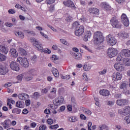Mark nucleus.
Listing matches in <instances>:
<instances>
[{"label": "nucleus", "instance_id": "f257e3e1", "mask_svg": "<svg viewBox=\"0 0 130 130\" xmlns=\"http://www.w3.org/2000/svg\"><path fill=\"white\" fill-rule=\"evenodd\" d=\"M104 41V37L101 31H96L93 36V43L95 45H99Z\"/></svg>", "mask_w": 130, "mask_h": 130}, {"label": "nucleus", "instance_id": "f03ea898", "mask_svg": "<svg viewBox=\"0 0 130 130\" xmlns=\"http://www.w3.org/2000/svg\"><path fill=\"white\" fill-rule=\"evenodd\" d=\"M30 40L32 41V42H33L32 43L34 46H36L38 50H42L45 53H47L48 54H50L51 53V50L50 49H45L44 50L43 47H42V45H41L40 43L36 40V39H35L34 38H31Z\"/></svg>", "mask_w": 130, "mask_h": 130}, {"label": "nucleus", "instance_id": "7ed1b4c3", "mask_svg": "<svg viewBox=\"0 0 130 130\" xmlns=\"http://www.w3.org/2000/svg\"><path fill=\"white\" fill-rule=\"evenodd\" d=\"M17 62H19L21 67L28 68L29 67V61L26 57H19L17 58Z\"/></svg>", "mask_w": 130, "mask_h": 130}, {"label": "nucleus", "instance_id": "20e7f679", "mask_svg": "<svg viewBox=\"0 0 130 130\" xmlns=\"http://www.w3.org/2000/svg\"><path fill=\"white\" fill-rule=\"evenodd\" d=\"M111 24L113 28H117L118 29H120L121 28V23L118 22L117 17L114 16L110 20Z\"/></svg>", "mask_w": 130, "mask_h": 130}, {"label": "nucleus", "instance_id": "39448f33", "mask_svg": "<svg viewBox=\"0 0 130 130\" xmlns=\"http://www.w3.org/2000/svg\"><path fill=\"white\" fill-rule=\"evenodd\" d=\"M118 53V51L116 49L109 48L108 50L107 55L109 57L112 58V57H114L117 55Z\"/></svg>", "mask_w": 130, "mask_h": 130}, {"label": "nucleus", "instance_id": "423d86ee", "mask_svg": "<svg viewBox=\"0 0 130 130\" xmlns=\"http://www.w3.org/2000/svg\"><path fill=\"white\" fill-rule=\"evenodd\" d=\"M106 39L108 43L112 46L115 45V44H116L117 42L116 39L112 37V36H111V35H109L108 36H107L106 37Z\"/></svg>", "mask_w": 130, "mask_h": 130}, {"label": "nucleus", "instance_id": "0eeeda50", "mask_svg": "<svg viewBox=\"0 0 130 130\" xmlns=\"http://www.w3.org/2000/svg\"><path fill=\"white\" fill-rule=\"evenodd\" d=\"M10 68L12 71H15V72H19L20 71V65L14 61L10 62Z\"/></svg>", "mask_w": 130, "mask_h": 130}, {"label": "nucleus", "instance_id": "6e6552de", "mask_svg": "<svg viewBox=\"0 0 130 130\" xmlns=\"http://www.w3.org/2000/svg\"><path fill=\"white\" fill-rule=\"evenodd\" d=\"M8 73L9 68L8 66L0 63V75L5 76V75H7Z\"/></svg>", "mask_w": 130, "mask_h": 130}, {"label": "nucleus", "instance_id": "1a4fd4ad", "mask_svg": "<svg viewBox=\"0 0 130 130\" xmlns=\"http://www.w3.org/2000/svg\"><path fill=\"white\" fill-rule=\"evenodd\" d=\"M121 20L124 26H125V27L128 26L129 25V21L128 20V18H127V16H126L125 14L123 13L122 14L121 16Z\"/></svg>", "mask_w": 130, "mask_h": 130}, {"label": "nucleus", "instance_id": "9d476101", "mask_svg": "<svg viewBox=\"0 0 130 130\" xmlns=\"http://www.w3.org/2000/svg\"><path fill=\"white\" fill-rule=\"evenodd\" d=\"M63 5L68 8H71L72 10H76L77 7L75 6L74 2L71 0H68L67 2H63Z\"/></svg>", "mask_w": 130, "mask_h": 130}, {"label": "nucleus", "instance_id": "9b49d317", "mask_svg": "<svg viewBox=\"0 0 130 130\" xmlns=\"http://www.w3.org/2000/svg\"><path fill=\"white\" fill-rule=\"evenodd\" d=\"M84 30L85 28L83 26H80L79 27H77L75 30V34L76 36H81V35H83Z\"/></svg>", "mask_w": 130, "mask_h": 130}, {"label": "nucleus", "instance_id": "f8f14e48", "mask_svg": "<svg viewBox=\"0 0 130 130\" xmlns=\"http://www.w3.org/2000/svg\"><path fill=\"white\" fill-rule=\"evenodd\" d=\"M114 67L115 69L118 71V72H122L124 70V66L122 64H120V63H116Z\"/></svg>", "mask_w": 130, "mask_h": 130}, {"label": "nucleus", "instance_id": "ddd939ff", "mask_svg": "<svg viewBox=\"0 0 130 130\" xmlns=\"http://www.w3.org/2000/svg\"><path fill=\"white\" fill-rule=\"evenodd\" d=\"M128 103V101L124 99L118 100L116 101V104L119 106H124Z\"/></svg>", "mask_w": 130, "mask_h": 130}, {"label": "nucleus", "instance_id": "4468645a", "mask_svg": "<svg viewBox=\"0 0 130 130\" xmlns=\"http://www.w3.org/2000/svg\"><path fill=\"white\" fill-rule=\"evenodd\" d=\"M112 78L113 80L114 81H118L119 80H121V78H122V76L121 75V74L120 73H114L112 75Z\"/></svg>", "mask_w": 130, "mask_h": 130}, {"label": "nucleus", "instance_id": "2eb2a0df", "mask_svg": "<svg viewBox=\"0 0 130 130\" xmlns=\"http://www.w3.org/2000/svg\"><path fill=\"white\" fill-rule=\"evenodd\" d=\"M9 52H10L11 55L12 57L13 58H16V57H18V52H17V50L14 48H11Z\"/></svg>", "mask_w": 130, "mask_h": 130}, {"label": "nucleus", "instance_id": "dca6fc26", "mask_svg": "<svg viewBox=\"0 0 130 130\" xmlns=\"http://www.w3.org/2000/svg\"><path fill=\"white\" fill-rule=\"evenodd\" d=\"M127 87H128V83L127 81H124L120 83L119 88L121 90H123L125 91L127 89Z\"/></svg>", "mask_w": 130, "mask_h": 130}, {"label": "nucleus", "instance_id": "f3484780", "mask_svg": "<svg viewBox=\"0 0 130 130\" xmlns=\"http://www.w3.org/2000/svg\"><path fill=\"white\" fill-rule=\"evenodd\" d=\"M91 36H92V33L90 30L86 31L84 37H83L84 41H88V40L91 38Z\"/></svg>", "mask_w": 130, "mask_h": 130}, {"label": "nucleus", "instance_id": "a211bd4d", "mask_svg": "<svg viewBox=\"0 0 130 130\" xmlns=\"http://www.w3.org/2000/svg\"><path fill=\"white\" fill-rule=\"evenodd\" d=\"M122 55L125 57H129L130 56V50L128 49H123L121 51Z\"/></svg>", "mask_w": 130, "mask_h": 130}, {"label": "nucleus", "instance_id": "6ab92c4d", "mask_svg": "<svg viewBox=\"0 0 130 130\" xmlns=\"http://www.w3.org/2000/svg\"><path fill=\"white\" fill-rule=\"evenodd\" d=\"M63 98L61 96L59 100H56L55 101L53 102V103L55 106H58L63 103Z\"/></svg>", "mask_w": 130, "mask_h": 130}, {"label": "nucleus", "instance_id": "aec40b11", "mask_svg": "<svg viewBox=\"0 0 130 130\" xmlns=\"http://www.w3.org/2000/svg\"><path fill=\"white\" fill-rule=\"evenodd\" d=\"M100 94L103 96H109L110 92L108 90L103 89L100 91Z\"/></svg>", "mask_w": 130, "mask_h": 130}, {"label": "nucleus", "instance_id": "412c9836", "mask_svg": "<svg viewBox=\"0 0 130 130\" xmlns=\"http://www.w3.org/2000/svg\"><path fill=\"white\" fill-rule=\"evenodd\" d=\"M0 51L1 52H2V53H4V54H7V53L9 52V49L6 48L5 46L0 45Z\"/></svg>", "mask_w": 130, "mask_h": 130}, {"label": "nucleus", "instance_id": "4be33fe9", "mask_svg": "<svg viewBox=\"0 0 130 130\" xmlns=\"http://www.w3.org/2000/svg\"><path fill=\"white\" fill-rule=\"evenodd\" d=\"M89 12L90 14L98 15V13H99V9L96 8H91L89 9Z\"/></svg>", "mask_w": 130, "mask_h": 130}, {"label": "nucleus", "instance_id": "5701e85b", "mask_svg": "<svg viewBox=\"0 0 130 130\" xmlns=\"http://www.w3.org/2000/svg\"><path fill=\"white\" fill-rule=\"evenodd\" d=\"M71 105L73 107V108H75V109H77V108L78 107V105H77V101H76L75 98H72L71 99Z\"/></svg>", "mask_w": 130, "mask_h": 130}, {"label": "nucleus", "instance_id": "b1692460", "mask_svg": "<svg viewBox=\"0 0 130 130\" xmlns=\"http://www.w3.org/2000/svg\"><path fill=\"white\" fill-rule=\"evenodd\" d=\"M103 8L105 11H110L111 10V7L106 3H103Z\"/></svg>", "mask_w": 130, "mask_h": 130}, {"label": "nucleus", "instance_id": "393cba45", "mask_svg": "<svg viewBox=\"0 0 130 130\" xmlns=\"http://www.w3.org/2000/svg\"><path fill=\"white\" fill-rule=\"evenodd\" d=\"M16 36H18V37H19V38H21V39H23L25 36H24V34L20 31H17L15 32Z\"/></svg>", "mask_w": 130, "mask_h": 130}, {"label": "nucleus", "instance_id": "a878e982", "mask_svg": "<svg viewBox=\"0 0 130 130\" xmlns=\"http://www.w3.org/2000/svg\"><path fill=\"white\" fill-rule=\"evenodd\" d=\"M10 122V120H5L4 123H2V124H3V127L4 128H9Z\"/></svg>", "mask_w": 130, "mask_h": 130}, {"label": "nucleus", "instance_id": "bb28decb", "mask_svg": "<svg viewBox=\"0 0 130 130\" xmlns=\"http://www.w3.org/2000/svg\"><path fill=\"white\" fill-rule=\"evenodd\" d=\"M53 93L54 94H55L56 93V88H53L52 90L51 91V94L48 95L49 98H51V99H53V98H55V95H53V96H51V93Z\"/></svg>", "mask_w": 130, "mask_h": 130}, {"label": "nucleus", "instance_id": "cd10ccee", "mask_svg": "<svg viewBox=\"0 0 130 130\" xmlns=\"http://www.w3.org/2000/svg\"><path fill=\"white\" fill-rule=\"evenodd\" d=\"M118 35H120L122 38H127L128 37V34L124 31H122L121 32L119 33Z\"/></svg>", "mask_w": 130, "mask_h": 130}, {"label": "nucleus", "instance_id": "c85d7f7f", "mask_svg": "<svg viewBox=\"0 0 130 130\" xmlns=\"http://www.w3.org/2000/svg\"><path fill=\"white\" fill-rule=\"evenodd\" d=\"M23 103H24V102H23V101H20L17 102L16 103V107H18L19 108H23Z\"/></svg>", "mask_w": 130, "mask_h": 130}, {"label": "nucleus", "instance_id": "c756f323", "mask_svg": "<svg viewBox=\"0 0 130 130\" xmlns=\"http://www.w3.org/2000/svg\"><path fill=\"white\" fill-rule=\"evenodd\" d=\"M124 113H125V115H126V114H129V113H130V106H129L125 107V108H124Z\"/></svg>", "mask_w": 130, "mask_h": 130}, {"label": "nucleus", "instance_id": "7c9ffc66", "mask_svg": "<svg viewBox=\"0 0 130 130\" xmlns=\"http://www.w3.org/2000/svg\"><path fill=\"white\" fill-rule=\"evenodd\" d=\"M52 72L54 77H55L56 78H58V77H59V73H58V71L57 70V69H55L53 70Z\"/></svg>", "mask_w": 130, "mask_h": 130}, {"label": "nucleus", "instance_id": "2f4dec72", "mask_svg": "<svg viewBox=\"0 0 130 130\" xmlns=\"http://www.w3.org/2000/svg\"><path fill=\"white\" fill-rule=\"evenodd\" d=\"M74 56L76 59L80 60L82 58V54L81 53H74Z\"/></svg>", "mask_w": 130, "mask_h": 130}, {"label": "nucleus", "instance_id": "473e14b6", "mask_svg": "<svg viewBox=\"0 0 130 130\" xmlns=\"http://www.w3.org/2000/svg\"><path fill=\"white\" fill-rule=\"evenodd\" d=\"M36 61H37V56L36 55H34L30 57V62H32V63H35Z\"/></svg>", "mask_w": 130, "mask_h": 130}, {"label": "nucleus", "instance_id": "72a5a7b5", "mask_svg": "<svg viewBox=\"0 0 130 130\" xmlns=\"http://www.w3.org/2000/svg\"><path fill=\"white\" fill-rule=\"evenodd\" d=\"M12 113L15 114H20L21 113V109L19 108H15L12 110Z\"/></svg>", "mask_w": 130, "mask_h": 130}, {"label": "nucleus", "instance_id": "f704fd0d", "mask_svg": "<svg viewBox=\"0 0 130 130\" xmlns=\"http://www.w3.org/2000/svg\"><path fill=\"white\" fill-rule=\"evenodd\" d=\"M123 63L125 64V66H127V67H129L130 66V59L126 58L123 59Z\"/></svg>", "mask_w": 130, "mask_h": 130}, {"label": "nucleus", "instance_id": "c9c22d12", "mask_svg": "<svg viewBox=\"0 0 130 130\" xmlns=\"http://www.w3.org/2000/svg\"><path fill=\"white\" fill-rule=\"evenodd\" d=\"M69 120L70 121V122H76L78 119H77V117L76 116H73L70 117L69 119Z\"/></svg>", "mask_w": 130, "mask_h": 130}, {"label": "nucleus", "instance_id": "e433bc0d", "mask_svg": "<svg viewBox=\"0 0 130 130\" xmlns=\"http://www.w3.org/2000/svg\"><path fill=\"white\" fill-rule=\"evenodd\" d=\"M80 27H81V25H80L78 22L76 21L73 23V28H76V30L77 28H80Z\"/></svg>", "mask_w": 130, "mask_h": 130}, {"label": "nucleus", "instance_id": "4c0bfd02", "mask_svg": "<svg viewBox=\"0 0 130 130\" xmlns=\"http://www.w3.org/2000/svg\"><path fill=\"white\" fill-rule=\"evenodd\" d=\"M7 59V56L0 53V61H4Z\"/></svg>", "mask_w": 130, "mask_h": 130}, {"label": "nucleus", "instance_id": "58836bf2", "mask_svg": "<svg viewBox=\"0 0 130 130\" xmlns=\"http://www.w3.org/2000/svg\"><path fill=\"white\" fill-rule=\"evenodd\" d=\"M39 97H40V94H39V93L38 92H35L32 95V98H34L36 100H37Z\"/></svg>", "mask_w": 130, "mask_h": 130}, {"label": "nucleus", "instance_id": "ea45409f", "mask_svg": "<svg viewBox=\"0 0 130 130\" xmlns=\"http://www.w3.org/2000/svg\"><path fill=\"white\" fill-rule=\"evenodd\" d=\"M83 111L85 114H87L88 115H91V114H92V112L89 110L85 109V108H83Z\"/></svg>", "mask_w": 130, "mask_h": 130}, {"label": "nucleus", "instance_id": "a19ab883", "mask_svg": "<svg viewBox=\"0 0 130 130\" xmlns=\"http://www.w3.org/2000/svg\"><path fill=\"white\" fill-rule=\"evenodd\" d=\"M61 78L64 80H70V79H71V76L70 75H67L66 76L61 75Z\"/></svg>", "mask_w": 130, "mask_h": 130}, {"label": "nucleus", "instance_id": "79ce46f5", "mask_svg": "<svg viewBox=\"0 0 130 130\" xmlns=\"http://www.w3.org/2000/svg\"><path fill=\"white\" fill-rule=\"evenodd\" d=\"M123 94H125L126 96H127L128 97H130V91L128 90H125L122 91Z\"/></svg>", "mask_w": 130, "mask_h": 130}, {"label": "nucleus", "instance_id": "37998d69", "mask_svg": "<svg viewBox=\"0 0 130 130\" xmlns=\"http://www.w3.org/2000/svg\"><path fill=\"white\" fill-rule=\"evenodd\" d=\"M83 70L84 71H90L91 68L89 66L85 64L83 67Z\"/></svg>", "mask_w": 130, "mask_h": 130}, {"label": "nucleus", "instance_id": "c03bdc74", "mask_svg": "<svg viewBox=\"0 0 130 130\" xmlns=\"http://www.w3.org/2000/svg\"><path fill=\"white\" fill-rule=\"evenodd\" d=\"M66 21L67 22H72L73 21V17L72 16H68V17L66 18Z\"/></svg>", "mask_w": 130, "mask_h": 130}, {"label": "nucleus", "instance_id": "a18cd8bd", "mask_svg": "<svg viewBox=\"0 0 130 130\" xmlns=\"http://www.w3.org/2000/svg\"><path fill=\"white\" fill-rule=\"evenodd\" d=\"M58 127H59V126L58 124L51 125L49 126V128H51V129H56V128H58Z\"/></svg>", "mask_w": 130, "mask_h": 130}, {"label": "nucleus", "instance_id": "49530a36", "mask_svg": "<svg viewBox=\"0 0 130 130\" xmlns=\"http://www.w3.org/2000/svg\"><path fill=\"white\" fill-rule=\"evenodd\" d=\"M23 78H24V74H20L17 76V80L21 81L23 80Z\"/></svg>", "mask_w": 130, "mask_h": 130}, {"label": "nucleus", "instance_id": "de8ad7c7", "mask_svg": "<svg viewBox=\"0 0 130 130\" xmlns=\"http://www.w3.org/2000/svg\"><path fill=\"white\" fill-rule=\"evenodd\" d=\"M20 53L21 55H26L27 54V51L24 49H21L20 50Z\"/></svg>", "mask_w": 130, "mask_h": 130}, {"label": "nucleus", "instance_id": "09e8293b", "mask_svg": "<svg viewBox=\"0 0 130 130\" xmlns=\"http://www.w3.org/2000/svg\"><path fill=\"white\" fill-rule=\"evenodd\" d=\"M28 98L29 95L26 93H24L22 98L21 99V100H23L24 101H25V100H26V99H28Z\"/></svg>", "mask_w": 130, "mask_h": 130}, {"label": "nucleus", "instance_id": "8fccbe9b", "mask_svg": "<svg viewBox=\"0 0 130 130\" xmlns=\"http://www.w3.org/2000/svg\"><path fill=\"white\" fill-rule=\"evenodd\" d=\"M125 120L127 123H130V114L125 117Z\"/></svg>", "mask_w": 130, "mask_h": 130}, {"label": "nucleus", "instance_id": "3c124183", "mask_svg": "<svg viewBox=\"0 0 130 130\" xmlns=\"http://www.w3.org/2000/svg\"><path fill=\"white\" fill-rule=\"evenodd\" d=\"M55 2V0H46V3L47 5H51V4H53Z\"/></svg>", "mask_w": 130, "mask_h": 130}, {"label": "nucleus", "instance_id": "603ef678", "mask_svg": "<svg viewBox=\"0 0 130 130\" xmlns=\"http://www.w3.org/2000/svg\"><path fill=\"white\" fill-rule=\"evenodd\" d=\"M48 92V90L46 88H44L42 89L41 93H43V95H44V94H46Z\"/></svg>", "mask_w": 130, "mask_h": 130}, {"label": "nucleus", "instance_id": "864d4df0", "mask_svg": "<svg viewBox=\"0 0 130 130\" xmlns=\"http://www.w3.org/2000/svg\"><path fill=\"white\" fill-rule=\"evenodd\" d=\"M8 13L9 14H15L16 13V10L13 9H10L8 10Z\"/></svg>", "mask_w": 130, "mask_h": 130}, {"label": "nucleus", "instance_id": "5fc2aeb1", "mask_svg": "<svg viewBox=\"0 0 130 130\" xmlns=\"http://www.w3.org/2000/svg\"><path fill=\"white\" fill-rule=\"evenodd\" d=\"M107 126L105 124H103L102 125L99 126V128L100 130H103L104 128H106Z\"/></svg>", "mask_w": 130, "mask_h": 130}, {"label": "nucleus", "instance_id": "6e6d98bb", "mask_svg": "<svg viewBox=\"0 0 130 130\" xmlns=\"http://www.w3.org/2000/svg\"><path fill=\"white\" fill-rule=\"evenodd\" d=\"M30 104H31V101H30V100H27L25 101L26 106H29Z\"/></svg>", "mask_w": 130, "mask_h": 130}, {"label": "nucleus", "instance_id": "4d7b16f0", "mask_svg": "<svg viewBox=\"0 0 130 130\" xmlns=\"http://www.w3.org/2000/svg\"><path fill=\"white\" fill-rule=\"evenodd\" d=\"M29 113V111L27 109H24L22 111V114H27Z\"/></svg>", "mask_w": 130, "mask_h": 130}, {"label": "nucleus", "instance_id": "13d9d810", "mask_svg": "<svg viewBox=\"0 0 130 130\" xmlns=\"http://www.w3.org/2000/svg\"><path fill=\"white\" fill-rule=\"evenodd\" d=\"M47 123H48L49 124H52V123H53V119H48L47 120Z\"/></svg>", "mask_w": 130, "mask_h": 130}, {"label": "nucleus", "instance_id": "bf43d9fd", "mask_svg": "<svg viewBox=\"0 0 130 130\" xmlns=\"http://www.w3.org/2000/svg\"><path fill=\"white\" fill-rule=\"evenodd\" d=\"M106 72H107V71L104 69L103 71L99 72V73L100 75H104V74H106Z\"/></svg>", "mask_w": 130, "mask_h": 130}, {"label": "nucleus", "instance_id": "052dcab7", "mask_svg": "<svg viewBox=\"0 0 130 130\" xmlns=\"http://www.w3.org/2000/svg\"><path fill=\"white\" fill-rule=\"evenodd\" d=\"M81 119H83V120H86L87 119V117L86 116L84 115V114L80 115Z\"/></svg>", "mask_w": 130, "mask_h": 130}, {"label": "nucleus", "instance_id": "680f3d73", "mask_svg": "<svg viewBox=\"0 0 130 130\" xmlns=\"http://www.w3.org/2000/svg\"><path fill=\"white\" fill-rule=\"evenodd\" d=\"M67 109H68V110H69V111H72V110H73V106L71 105H69L67 106Z\"/></svg>", "mask_w": 130, "mask_h": 130}, {"label": "nucleus", "instance_id": "e2e57ef3", "mask_svg": "<svg viewBox=\"0 0 130 130\" xmlns=\"http://www.w3.org/2000/svg\"><path fill=\"white\" fill-rule=\"evenodd\" d=\"M11 86H12V83H11V82L7 83L5 85V88H8V87H11Z\"/></svg>", "mask_w": 130, "mask_h": 130}, {"label": "nucleus", "instance_id": "0e129e2a", "mask_svg": "<svg viewBox=\"0 0 130 130\" xmlns=\"http://www.w3.org/2000/svg\"><path fill=\"white\" fill-rule=\"evenodd\" d=\"M46 128V126L45 125H43L42 126H40L39 127V130H45Z\"/></svg>", "mask_w": 130, "mask_h": 130}, {"label": "nucleus", "instance_id": "69168bd1", "mask_svg": "<svg viewBox=\"0 0 130 130\" xmlns=\"http://www.w3.org/2000/svg\"><path fill=\"white\" fill-rule=\"evenodd\" d=\"M52 58L53 60H57L58 59V58L57 57V56L56 55H53L52 56Z\"/></svg>", "mask_w": 130, "mask_h": 130}, {"label": "nucleus", "instance_id": "338daca9", "mask_svg": "<svg viewBox=\"0 0 130 130\" xmlns=\"http://www.w3.org/2000/svg\"><path fill=\"white\" fill-rule=\"evenodd\" d=\"M44 113H45V114H49V113H50V110L46 109L44 110Z\"/></svg>", "mask_w": 130, "mask_h": 130}, {"label": "nucleus", "instance_id": "774afa93", "mask_svg": "<svg viewBox=\"0 0 130 130\" xmlns=\"http://www.w3.org/2000/svg\"><path fill=\"white\" fill-rule=\"evenodd\" d=\"M124 113V111H122L121 110H118V113H119L120 114H121L122 115H125V113Z\"/></svg>", "mask_w": 130, "mask_h": 130}]
</instances>
